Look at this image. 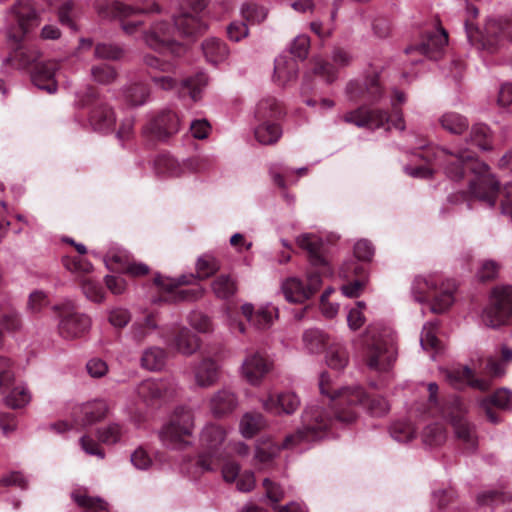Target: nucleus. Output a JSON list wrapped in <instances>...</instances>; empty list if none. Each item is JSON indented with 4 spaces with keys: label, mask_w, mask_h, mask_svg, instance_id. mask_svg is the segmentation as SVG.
Wrapping results in <instances>:
<instances>
[{
    "label": "nucleus",
    "mask_w": 512,
    "mask_h": 512,
    "mask_svg": "<svg viewBox=\"0 0 512 512\" xmlns=\"http://www.w3.org/2000/svg\"><path fill=\"white\" fill-rule=\"evenodd\" d=\"M427 162H439L445 174L452 180H460L466 170H472L477 176L469 181V194L493 207L499 190V182L490 174L489 167L477 162L472 153L459 151L452 153L441 147H429L419 154Z\"/></svg>",
    "instance_id": "nucleus-1"
},
{
    "label": "nucleus",
    "mask_w": 512,
    "mask_h": 512,
    "mask_svg": "<svg viewBox=\"0 0 512 512\" xmlns=\"http://www.w3.org/2000/svg\"><path fill=\"white\" fill-rule=\"evenodd\" d=\"M332 420L318 405L307 407L302 414V427L287 435L281 445L270 439L259 440L255 450V460L267 465L278 456L282 449H296L321 439L330 427Z\"/></svg>",
    "instance_id": "nucleus-2"
},
{
    "label": "nucleus",
    "mask_w": 512,
    "mask_h": 512,
    "mask_svg": "<svg viewBox=\"0 0 512 512\" xmlns=\"http://www.w3.org/2000/svg\"><path fill=\"white\" fill-rule=\"evenodd\" d=\"M319 389L322 395H327L333 402L334 418L322 408L332 422L351 423L357 417L356 407L361 405L374 416H382L389 410L388 402L380 396L369 398L359 386L331 390L330 376L323 372L320 375Z\"/></svg>",
    "instance_id": "nucleus-3"
},
{
    "label": "nucleus",
    "mask_w": 512,
    "mask_h": 512,
    "mask_svg": "<svg viewBox=\"0 0 512 512\" xmlns=\"http://www.w3.org/2000/svg\"><path fill=\"white\" fill-rule=\"evenodd\" d=\"M199 446L197 465L203 471H214L228 456L227 449L231 443L227 439V431L223 426L208 423L200 432Z\"/></svg>",
    "instance_id": "nucleus-4"
},
{
    "label": "nucleus",
    "mask_w": 512,
    "mask_h": 512,
    "mask_svg": "<svg viewBox=\"0 0 512 512\" xmlns=\"http://www.w3.org/2000/svg\"><path fill=\"white\" fill-rule=\"evenodd\" d=\"M454 290V283H444L438 275L418 276L412 284L414 299L421 303L431 300V311L434 313H443L451 307Z\"/></svg>",
    "instance_id": "nucleus-5"
},
{
    "label": "nucleus",
    "mask_w": 512,
    "mask_h": 512,
    "mask_svg": "<svg viewBox=\"0 0 512 512\" xmlns=\"http://www.w3.org/2000/svg\"><path fill=\"white\" fill-rule=\"evenodd\" d=\"M220 269L219 261L210 254L200 256L196 262L197 275L181 276L178 279L164 278L161 276L155 277V284L160 286L167 292H172L176 289L177 300H195L202 295L200 289H178L181 285L191 284L195 278L206 279L215 274Z\"/></svg>",
    "instance_id": "nucleus-6"
},
{
    "label": "nucleus",
    "mask_w": 512,
    "mask_h": 512,
    "mask_svg": "<svg viewBox=\"0 0 512 512\" xmlns=\"http://www.w3.org/2000/svg\"><path fill=\"white\" fill-rule=\"evenodd\" d=\"M51 310L58 319V334L65 340L81 338L90 329V318L79 312L75 303L70 299H64L54 304Z\"/></svg>",
    "instance_id": "nucleus-7"
},
{
    "label": "nucleus",
    "mask_w": 512,
    "mask_h": 512,
    "mask_svg": "<svg viewBox=\"0 0 512 512\" xmlns=\"http://www.w3.org/2000/svg\"><path fill=\"white\" fill-rule=\"evenodd\" d=\"M95 8L101 17L117 18L121 23L122 30L128 34L133 35L142 26V21L134 20L136 16L142 13H160L161 8L157 3L150 6H133L121 1H111L106 5L97 1Z\"/></svg>",
    "instance_id": "nucleus-8"
},
{
    "label": "nucleus",
    "mask_w": 512,
    "mask_h": 512,
    "mask_svg": "<svg viewBox=\"0 0 512 512\" xmlns=\"http://www.w3.org/2000/svg\"><path fill=\"white\" fill-rule=\"evenodd\" d=\"M110 410L109 403L104 399H95L74 405L71 410V420L59 421L51 425V429L63 433L71 429L79 430L104 420Z\"/></svg>",
    "instance_id": "nucleus-9"
},
{
    "label": "nucleus",
    "mask_w": 512,
    "mask_h": 512,
    "mask_svg": "<svg viewBox=\"0 0 512 512\" xmlns=\"http://www.w3.org/2000/svg\"><path fill=\"white\" fill-rule=\"evenodd\" d=\"M194 430V415L190 409L177 408L168 424L159 432L162 443L171 448H181L189 445L185 437H190Z\"/></svg>",
    "instance_id": "nucleus-10"
},
{
    "label": "nucleus",
    "mask_w": 512,
    "mask_h": 512,
    "mask_svg": "<svg viewBox=\"0 0 512 512\" xmlns=\"http://www.w3.org/2000/svg\"><path fill=\"white\" fill-rule=\"evenodd\" d=\"M512 317V286L493 289L490 303L483 310L482 322L491 328L504 325Z\"/></svg>",
    "instance_id": "nucleus-11"
},
{
    "label": "nucleus",
    "mask_w": 512,
    "mask_h": 512,
    "mask_svg": "<svg viewBox=\"0 0 512 512\" xmlns=\"http://www.w3.org/2000/svg\"><path fill=\"white\" fill-rule=\"evenodd\" d=\"M367 335L371 338L366 355L368 367L378 372L389 370L396 359L392 340L386 338V332L376 336L373 330L369 329Z\"/></svg>",
    "instance_id": "nucleus-12"
},
{
    "label": "nucleus",
    "mask_w": 512,
    "mask_h": 512,
    "mask_svg": "<svg viewBox=\"0 0 512 512\" xmlns=\"http://www.w3.org/2000/svg\"><path fill=\"white\" fill-rule=\"evenodd\" d=\"M321 283L320 274L318 272H311L307 276L306 284L297 277H290L282 283L281 289L287 301L303 303L320 288Z\"/></svg>",
    "instance_id": "nucleus-13"
},
{
    "label": "nucleus",
    "mask_w": 512,
    "mask_h": 512,
    "mask_svg": "<svg viewBox=\"0 0 512 512\" xmlns=\"http://www.w3.org/2000/svg\"><path fill=\"white\" fill-rule=\"evenodd\" d=\"M448 417L457 439L463 442L467 450L474 451L478 443L475 427L465 418V411L459 400L454 401Z\"/></svg>",
    "instance_id": "nucleus-14"
},
{
    "label": "nucleus",
    "mask_w": 512,
    "mask_h": 512,
    "mask_svg": "<svg viewBox=\"0 0 512 512\" xmlns=\"http://www.w3.org/2000/svg\"><path fill=\"white\" fill-rule=\"evenodd\" d=\"M137 395L146 404H154L159 400L171 397L176 392L172 379H146L136 388Z\"/></svg>",
    "instance_id": "nucleus-15"
},
{
    "label": "nucleus",
    "mask_w": 512,
    "mask_h": 512,
    "mask_svg": "<svg viewBox=\"0 0 512 512\" xmlns=\"http://www.w3.org/2000/svg\"><path fill=\"white\" fill-rule=\"evenodd\" d=\"M144 40L154 50L164 52L166 50L176 53L180 49L176 45L175 26L171 27L166 22L155 23L149 32L145 33Z\"/></svg>",
    "instance_id": "nucleus-16"
},
{
    "label": "nucleus",
    "mask_w": 512,
    "mask_h": 512,
    "mask_svg": "<svg viewBox=\"0 0 512 512\" xmlns=\"http://www.w3.org/2000/svg\"><path fill=\"white\" fill-rule=\"evenodd\" d=\"M347 123L354 124L357 127H367L377 129L389 121L385 111L379 109H370L367 106H361L353 111L347 112L343 116Z\"/></svg>",
    "instance_id": "nucleus-17"
},
{
    "label": "nucleus",
    "mask_w": 512,
    "mask_h": 512,
    "mask_svg": "<svg viewBox=\"0 0 512 512\" xmlns=\"http://www.w3.org/2000/svg\"><path fill=\"white\" fill-rule=\"evenodd\" d=\"M179 116L170 109L159 112L149 123L150 133L159 140H167L180 130Z\"/></svg>",
    "instance_id": "nucleus-18"
},
{
    "label": "nucleus",
    "mask_w": 512,
    "mask_h": 512,
    "mask_svg": "<svg viewBox=\"0 0 512 512\" xmlns=\"http://www.w3.org/2000/svg\"><path fill=\"white\" fill-rule=\"evenodd\" d=\"M201 163V159H190L180 163L170 155H160L154 160V169L159 175L178 177L186 171L201 170Z\"/></svg>",
    "instance_id": "nucleus-19"
},
{
    "label": "nucleus",
    "mask_w": 512,
    "mask_h": 512,
    "mask_svg": "<svg viewBox=\"0 0 512 512\" xmlns=\"http://www.w3.org/2000/svg\"><path fill=\"white\" fill-rule=\"evenodd\" d=\"M59 67V63L53 60L36 64L31 74L33 84L49 94L55 93L57 91L56 75Z\"/></svg>",
    "instance_id": "nucleus-20"
},
{
    "label": "nucleus",
    "mask_w": 512,
    "mask_h": 512,
    "mask_svg": "<svg viewBox=\"0 0 512 512\" xmlns=\"http://www.w3.org/2000/svg\"><path fill=\"white\" fill-rule=\"evenodd\" d=\"M346 92L351 100L363 98L371 103H376L383 96V90L377 74L367 77L363 86L356 81L349 82Z\"/></svg>",
    "instance_id": "nucleus-21"
},
{
    "label": "nucleus",
    "mask_w": 512,
    "mask_h": 512,
    "mask_svg": "<svg viewBox=\"0 0 512 512\" xmlns=\"http://www.w3.org/2000/svg\"><path fill=\"white\" fill-rule=\"evenodd\" d=\"M297 245L305 250L314 266L327 270V261L324 258V243L320 237L312 233H304L296 238Z\"/></svg>",
    "instance_id": "nucleus-22"
},
{
    "label": "nucleus",
    "mask_w": 512,
    "mask_h": 512,
    "mask_svg": "<svg viewBox=\"0 0 512 512\" xmlns=\"http://www.w3.org/2000/svg\"><path fill=\"white\" fill-rule=\"evenodd\" d=\"M300 405L298 396L292 392L281 393L276 396L269 395L262 400L264 410L274 414H292Z\"/></svg>",
    "instance_id": "nucleus-23"
},
{
    "label": "nucleus",
    "mask_w": 512,
    "mask_h": 512,
    "mask_svg": "<svg viewBox=\"0 0 512 512\" xmlns=\"http://www.w3.org/2000/svg\"><path fill=\"white\" fill-rule=\"evenodd\" d=\"M269 370V362L259 353L248 355L241 366L243 377L252 385L258 384Z\"/></svg>",
    "instance_id": "nucleus-24"
},
{
    "label": "nucleus",
    "mask_w": 512,
    "mask_h": 512,
    "mask_svg": "<svg viewBox=\"0 0 512 512\" xmlns=\"http://www.w3.org/2000/svg\"><path fill=\"white\" fill-rule=\"evenodd\" d=\"M12 12L23 36L34 29L39 23L38 14L32 0H18L12 7Z\"/></svg>",
    "instance_id": "nucleus-25"
},
{
    "label": "nucleus",
    "mask_w": 512,
    "mask_h": 512,
    "mask_svg": "<svg viewBox=\"0 0 512 512\" xmlns=\"http://www.w3.org/2000/svg\"><path fill=\"white\" fill-rule=\"evenodd\" d=\"M241 310L247 320L257 329L269 328L278 314V309L270 304L259 308L255 313L251 304H244Z\"/></svg>",
    "instance_id": "nucleus-26"
},
{
    "label": "nucleus",
    "mask_w": 512,
    "mask_h": 512,
    "mask_svg": "<svg viewBox=\"0 0 512 512\" xmlns=\"http://www.w3.org/2000/svg\"><path fill=\"white\" fill-rule=\"evenodd\" d=\"M194 379L197 386L208 388L216 384L219 378V366L212 358H203L194 368Z\"/></svg>",
    "instance_id": "nucleus-27"
},
{
    "label": "nucleus",
    "mask_w": 512,
    "mask_h": 512,
    "mask_svg": "<svg viewBox=\"0 0 512 512\" xmlns=\"http://www.w3.org/2000/svg\"><path fill=\"white\" fill-rule=\"evenodd\" d=\"M238 400L235 393L223 388L212 395L209 400V408L213 416L222 417L235 410Z\"/></svg>",
    "instance_id": "nucleus-28"
},
{
    "label": "nucleus",
    "mask_w": 512,
    "mask_h": 512,
    "mask_svg": "<svg viewBox=\"0 0 512 512\" xmlns=\"http://www.w3.org/2000/svg\"><path fill=\"white\" fill-rule=\"evenodd\" d=\"M446 377L449 383L456 389H461L468 385L485 391L490 387V381L474 379L472 370L467 366L449 371Z\"/></svg>",
    "instance_id": "nucleus-29"
},
{
    "label": "nucleus",
    "mask_w": 512,
    "mask_h": 512,
    "mask_svg": "<svg viewBox=\"0 0 512 512\" xmlns=\"http://www.w3.org/2000/svg\"><path fill=\"white\" fill-rule=\"evenodd\" d=\"M115 122V113L108 105L98 103L92 108L89 123L95 131L109 132L113 129Z\"/></svg>",
    "instance_id": "nucleus-30"
},
{
    "label": "nucleus",
    "mask_w": 512,
    "mask_h": 512,
    "mask_svg": "<svg viewBox=\"0 0 512 512\" xmlns=\"http://www.w3.org/2000/svg\"><path fill=\"white\" fill-rule=\"evenodd\" d=\"M176 34L192 36L206 29V23L198 16L190 13H182L174 17Z\"/></svg>",
    "instance_id": "nucleus-31"
},
{
    "label": "nucleus",
    "mask_w": 512,
    "mask_h": 512,
    "mask_svg": "<svg viewBox=\"0 0 512 512\" xmlns=\"http://www.w3.org/2000/svg\"><path fill=\"white\" fill-rule=\"evenodd\" d=\"M298 63L295 58L288 55H280L275 59L274 76L281 84H286L296 78Z\"/></svg>",
    "instance_id": "nucleus-32"
},
{
    "label": "nucleus",
    "mask_w": 512,
    "mask_h": 512,
    "mask_svg": "<svg viewBox=\"0 0 512 512\" xmlns=\"http://www.w3.org/2000/svg\"><path fill=\"white\" fill-rule=\"evenodd\" d=\"M447 43V33L442 29H437L429 33L417 49H419L422 54L430 58H437V54L447 45Z\"/></svg>",
    "instance_id": "nucleus-33"
},
{
    "label": "nucleus",
    "mask_w": 512,
    "mask_h": 512,
    "mask_svg": "<svg viewBox=\"0 0 512 512\" xmlns=\"http://www.w3.org/2000/svg\"><path fill=\"white\" fill-rule=\"evenodd\" d=\"M266 425L267 421L261 413L247 412L240 420L239 431L244 438L250 439L264 429Z\"/></svg>",
    "instance_id": "nucleus-34"
},
{
    "label": "nucleus",
    "mask_w": 512,
    "mask_h": 512,
    "mask_svg": "<svg viewBox=\"0 0 512 512\" xmlns=\"http://www.w3.org/2000/svg\"><path fill=\"white\" fill-rule=\"evenodd\" d=\"M438 123L442 129L454 135L463 134L469 127L468 119L462 114L453 111L443 113L439 117Z\"/></svg>",
    "instance_id": "nucleus-35"
},
{
    "label": "nucleus",
    "mask_w": 512,
    "mask_h": 512,
    "mask_svg": "<svg viewBox=\"0 0 512 512\" xmlns=\"http://www.w3.org/2000/svg\"><path fill=\"white\" fill-rule=\"evenodd\" d=\"M158 329L157 321L153 314H148L142 319L136 320L131 328L130 334L132 339L137 343L144 342L148 336Z\"/></svg>",
    "instance_id": "nucleus-36"
},
{
    "label": "nucleus",
    "mask_w": 512,
    "mask_h": 512,
    "mask_svg": "<svg viewBox=\"0 0 512 512\" xmlns=\"http://www.w3.org/2000/svg\"><path fill=\"white\" fill-rule=\"evenodd\" d=\"M109 269H119L122 272L133 276L145 275L149 272V267L144 263L130 262L121 255H113L106 261Z\"/></svg>",
    "instance_id": "nucleus-37"
},
{
    "label": "nucleus",
    "mask_w": 512,
    "mask_h": 512,
    "mask_svg": "<svg viewBox=\"0 0 512 512\" xmlns=\"http://www.w3.org/2000/svg\"><path fill=\"white\" fill-rule=\"evenodd\" d=\"M175 349L183 355H191L200 346L199 338L193 335L186 327H182L173 340Z\"/></svg>",
    "instance_id": "nucleus-38"
},
{
    "label": "nucleus",
    "mask_w": 512,
    "mask_h": 512,
    "mask_svg": "<svg viewBox=\"0 0 512 512\" xmlns=\"http://www.w3.org/2000/svg\"><path fill=\"white\" fill-rule=\"evenodd\" d=\"M202 49L205 58L212 64L224 61L229 54L226 44L216 38L207 39L202 44Z\"/></svg>",
    "instance_id": "nucleus-39"
},
{
    "label": "nucleus",
    "mask_w": 512,
    "mask_h": 512,
    "mask_svg": "<svg viewBox=\"0 0 512 512\" xmlns=\"http://www.w3.org/2000/svg\"><path fill=\"white\" fill-rule=\"evenodd\" d=\"M166 362V352L160 347H149L144 350L141 365L150 371L161 370Z\"/></svg>",
    "instance_id": "nucleus-40"
},
{
    "label": "nucleus",
    "mask_w": 512,
    "mask_h": 512,
    "mask_svg": "<svg viewBox=\"0 0 512 512\" xmlns=\"http://www.w3.org/2000/svg\"><path fill=\"white\" fill-rule=\"evenodd\" d=\"M325 360L330 368L341 370L348 364L349 355L343 345L340 343H333L326 351Z\"/></svg>",
    "instance_id": "nucleus-41"
},
{
    "label": "nucleus",
    "mask_w": 512,
    "mask_h": 512,
    "mask_svg": "<svg viewBox=\"0 0 512 512\" xmlns=\"http://www.w3.org/2000/svg\"><path fill=\"white\" fill-rule=\"evenodd\" d=\"M211 288L219 299H229L237 292V283L229 275H220L213 280Z\"/></svg>",
    "instance_id": "nucleus-42"
},
{
    "label": "nucleus",
    "mask_w": 512,
    "mask_h": 512,
    "mask_svg": "<svg viewBox=\"0 0 512 512\" xmlns=\"http://www.w3.org/2000/svg\"><path fill=\"white\" fill-rule=\"evenodd\" d=\"M148 97L149 89L147 85L142 82L131 83L124 89L125 101L131 106L143 105Z\"/></svg>",
    "instance_id": "nucleus-43"
},
{
    "label": "nucleus",
    "mask_w": 512,
    "mask_h": 512,
    "mask_svg": "<svg viewBox=\"0 0 512 512\" xmlns=\"http://www.w3.org/2000/svg\"><path fill=\"white\" fill-rule=\"evenodd\" d=\"M282 135L281 128L270 122H263L255 129V138L263 145L276 143Z\"/></svg>",
    "instance_id": "nucleus-44"
},
{
    "label": "nucleus",
    "mask_w": 512,
    "mask_h": 512,
    "mask_svg": "<svg viewBox=\"0 0 512 512\" xmlns=\"http://www.w3.org/2000/svg\"><path fill=\"white\" fill-rule=\"evenodd\" d=\"M470 142L481 150H490L492 148V137L489 127L484 124L473 125L470 132Z\"/></svg>",
    "instance_id": "nucleus-45"
},
{
    "label": "nucleus",
    "mask_w": 512,
    "mask_h": 512,
    "mask_svg": "<svg viewBox=\"0 0 512 512\" xmlns=\"http://www.w3.org/2000/svg\"><path fill=\"white\" fill-rule=\"evenodd\" d=\"M303 345L309 353H319L326 344L327 338L319 329H307L303 333Z\"/></svg>",
    "instance_id": "nucleus-46"
},
{
    "label": "nucleus",
    "mask_w": 512,
    "mask_h": 512,
    "mask_svg": "<svg viewBox=\"0 0 512 512\" xmlns=\"http://www.w3.org/2000/svg\"><path fill=\"white\" fill-rule=\"evenodd\" d=\"M71 497L79 507L96 512H104L107 510V503L104 500L99 497H90L80 490L72 492Z\"/></svg>",
    "instance_id": "nucleus-47"
},
{
    "label": "nucleus",
    "mask_w": 512,
    "mask_h": 512,
    "mask_svg": "<svg viewBox=\"0 0 512 512\" xmlns=\"http://www.w3.org/2000/svg\"><path fill=\"white\" fill-rule=\"evenodd\" d=\"M241 15L252 25L260 24L267 18L268 9L257 3L244 4L241 7Z\"/></svg>",
    "instance_id": "nucleus-48"
},
{
    "label": "nucleus",
    "mask_w": 512,
    "mask_h": 512,
    "mask_svg": "<svg viewBox=\"0 0 512 512\" xmlns=\"http://www.w3.org/2000/svg\"><path fill=\"white\" fill-rule=\"evenodd\" d=\"M282 114V108L274 97H266L259 101L256 107V116L260 120L276 118Z\"/></svg>",
    "instance_id": "nucleus-49"
},
{
    "label": "nucleus",
    "mask_w": 512,
    "mask_h": 512,
    "mask_svg": "<svg viewBox=\"0 0 512 512\" xmlns=\"http://www.w3.org/2000/svg\"><path fill=\"white\" fill-rule=\"evenodd\" d=\"M207 84L208 78L204 73H198L183 81L184 88L188 90L191 99L195 102L201 99V93Z\"/></svg>",
    "instance_id": "nucleus-50"
},
{
    "label": "nucleus",
    "mask_w": 512,
    "mask_h": 512,
    "mask_svg": "<svg viewBox=\"0 0 512 512\" xmlns=\"http://www.w3.org/2000/svg\"><path fill=\"white\" fill-rule=\"evenodd\" d=\"M422 439L426 445L438 446L445 442L446 432L441 424H431L424 428Z\"/></svg>",
    "instance_id": "nucleus-51"
},
{
    "label": "nucleus",
    "mask_w": 512,
    "mask_h": 512,
    "mask_svg": "<svg viewBox=\"0 0 512 512\" xmlns=\"http://www.w3.org/2000/svg\"><path fill=\"white\" fill-rule=\"evenodd\" d=\"M15 372L13 362L5 357L0 356V393H4L13 384Z\"/></svg>",
    "instance_id": "nucleus-52"
},
{
    "label": "nucleus",
    "mask_w": 512,
    "mask_h": 512,
    "mask_svg": "<svg viewBox=\"0 0 512 512\" xmlns=\"http://www.w3.org/2000/svg\"><path fill=\"white\" fill-rule=\"evenodd\" d=\"M390 434L398 442H408L415 436V429L410 422L397 421L390 427Z\"/></svg>",
    "instance_id": "nucleus-53"
},
{
    "label": "nucleus",
    "mask_w": 512,
    "mask_h": 512,
    "mask_svg": "<svg viewBox=\"0 0 512 512\" xmlns=\"http://www.w3.org/2000/svg\"><path fill=\"white\" fill-rule=\"evenodd\" d=\"M122 427L117 423H110L97 429V437L101 443L112 445L122 437Z\"/></svg>",
    "instance_id": "nucleus-54"
},
{
    "label": "nucleus",
    "mask_w": 512,
    "mask_h": 512,
    "mask_svg": "<svg viewBox=\"0 0 512 512\" xmlns=\"http://www.w3.org/2000/svg\"><path fill=\"white\" fill-rule=\"evenodd\" d=\"M91 76L95 82L107 85L115 81L117 72L108 64H100L91 68Z\"/></svg>",
    "instance_id": "nucleus-55"
},
{
    "label": "nucleus",
    "mask_w": 512,
    "mask_h": 512,
    "mask_svg": "<svg viewBox=\"0 0 512 512\" xmlns=\"http://www.w3.org/2000/svg\"><path fill=\"white\" fill-rule=\"evenodd\" d=\"M62 261H63V265L65 266V268L67 270H69L70 272L77 274L79 276H84L86 274H89L93 269L92 264L89 261H87L86 259L81 258V257L67 256V257H64Z\"/></svg>",
    "instance_id": "nucleus-56"
},
{
    "label": "nucleus",
    "mask_w": 512,
    "mask_h": 512,
    "mask_svg": "<svg viewBox=\"0 0 512 512\" xmlns=\"http://www.w3.org/2000/svg\"><path fill=\"white\" fill-rule=\"evenodd\" d=\"M0 325L8 332H15L21 328V319L17 311L4 308L0 311Z\"/></svg>",
    "instance_id": "nucleus-57"
},
{
    "label": "nucleus",
    "mask_w": 512,
    "mask_h": 512,
    "mask_svg": "<svg viewBox=\"0 0 512 512\" xmlns=\"http://www.w3.org/2000/svg\"><path fill=\"white\" fill-rule=\"evenodd\" d=\"M436 328L437 323L429 322L424 325L420 337V344L423 349L437 350L439 348V340L436 337Z\"/></svg>",
    "instance_id": "nucleus-58"
},
{
    "label": "nucleus",
    "mask_w": 512,
    "mask_h": 512,
    "mask_svg": "<svg viewBox=\"0 0 512 512\" xmlns=\"http://www.w3.org/2000/svg\"><path fill=\"white\" fill-rule=\"evenodd\" d=\"M31 400L29 391L22 386L15 387L11 393L6 397V404L13 408H22L27 405Z\"/></svg>",
    "instance_id": "nucleus-59"
},
{
    "label": "nucleus",
    "mask_w": 512,
    "mask_h": 512,
    "mask_svg": "<svg viewBox=\"0 0 512 512\" xmlns=\"http://www.w3.org/2000/svg\"><path fill=\"white\" fill-rule=\"evenodd\" d=\"M82 291L85 296L94 302H101L104 298V291L101 285L90 277H83L81 280Z\"/></svg>",
    "instance_id": "nucleus-60"
},
{
    "label": "nucleus",
    "mask_w": 512,
    "mask_h": 512,
    "mask_svg": "<svg viewBox=\"0 0 512 512\" xmlns=\"http://www.w3.org/2000/svg\"><path fill=\"white\" fill-rule=\"evenodd\" d=\"M313 72L324 78L327 83H332L337 78V70L334 65L321 58L314 60Z\"/></svg>",
    "instance_id": "nucleus-61"
},
{
    "label": "nucleus",
    "mask_w": 512,
    "mask_h": 512,
    "mask_svg": "<svg viewBox=\"0 0 512 512\" xmlns=\"http://www.w3.org/2000/svg\"><path fill=\"white\" fill-rule=\"evenodd\" d=\"M95 57L107 60H118L123 54L124 50L113 44L99 43L95 47Z\"/></svg>",
    "instance_id": "nucleus-62"
},
{
    "label": "nucleus",
    "mask_w": 512,
    "mask_h": 512,
    "mask_svg": "<svg viewBox=\"0 0 512 512\" xmlns=\"http://www.w3.org/2000/svg\"><path fill=\"white\" fill-rule=\"evenodd\" d=\"M47 294L42 290L33 291L28 298L27 310L32 314L40 313L49 304Z\"/></svg>",
    "instance_id": "nucleus-63"
},
{
    "label": "nucleus",
    "mask_w": 512,
    "mask_h": 512,
    "mask_svg": "<svg viewBox=\"0 0 512 512\" xmlns=\"http://www.w3.org/2000/svg\"><path fill=\"white\" fill-rule=\"evenodd\" d=\"M483 400H489L491 405L503 410L512 409V392L505 388L497 390L493 395Z\"/></svg>",
    "instance_id": "nucleus-64"
}]
</instances>
